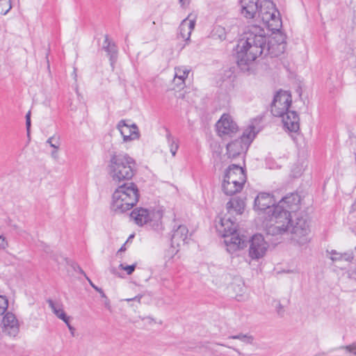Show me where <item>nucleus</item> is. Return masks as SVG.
Segmentation results:
<instances>
[{
  "label": "nucleus",
  "instance_id": "nucleus-6",
  "mask_svg": "<svg viewBox=\"0 0 356 356\" xmlns=\"http://www.w3.org/2000/svg\"><path fill=\"white\" fill-rule=\"evenodd\" d=\"M164 210L161 207H136L130 214L131 219L138 226L158 228L162 224Z\"/></svg>",
  "mask_w": 356,
  "mask_h": 356
},
{
  "label": "nucleus",
  "instance_id": "nucleus-5",
  "mask_svg": "<svg viewBox=\"0 0 356 356\" xmlns=\"http://www.w3.org/2000/svg\"><path fill=\"white\" fill-rule=\"evenodd\" d=\"M247 180L245 170L237 165L232 164L224 171L221 189L227 195H234L240 193L244 188Z\"/></svg>",
  "mask_w": 356,
  "mask_h": 356
},
{
  "label": "nucleus",
  "instance_id": "nucleus-24",
  "mask_svg": "<svg viewBox=\"0 0 356 356\" xmlns=\"http://www.w3.org/2000/svg\"><path fill=\"white\" fill-rule=\"evenodd\" d=\"M168 151L170 153L171 156L175 157L176 156L177 152L179 148L178 142L172 138H168Z\"/></svg>",
  "mask_w": 356,
  "mask_h": 356
},
{
  "label": "nucleus",
  "instance_id": "nucleus-10",
  "mask_svg": "<svg viewBox=\"0 0 356 356\" xmlns=\"http://www.w3.org/2000/svg\"><path fill=\"white\" fill-rule=\"evenodd\" d=\"M124 143L138 140L140 136L138 127L129 120H121L116 127Z\"/></svg>",
  "mask_w": 356,
  "mask_h": 356
},
{
  "label": "nucleus",
  "instance_id": "nucleus-3",
  "mask_svg": "<svg viewBox=\"0 0 356 356\" xmlns=\"http://www.w3.org/2000/svg\"><path fill=\"white\" fill-rule=\"evenodd\" d=\"M106 170L114 183L129 182L137 173V162L127 153H114L110 157Z\"/></svg>",
  "mask_w": 356,
  "mask_h": 356
},
{
  "label": "nucleus",
  "instance_id": "nucleus-18",
  "mask_svg": "<svg viewBox=\"0 0 356 356\" xmlns=\"http://www.w3.org/2000/svg\"><path fill=\"white\" fill-rule=\"evenodd\" d=\"M258 130L256 125L254 124V122H251L250 124L247 125L243 129L242 135L238 138L243 143H247L250 147V144L254 139Z\"/></svg>",
  "mask_w": 356,
  "mask_h": 356
},
{
  "label": "nucleus",
  "instance_id": "nucleus-15",
  "mask_svg": "<svg viewBox=\"0 0 356 356\" xmlns=\"http://www.w3.org/2000/svg\"><path fill=\"white\" fill-rule=\"evenodd\" d=\"M1 327L3 332L10 335L15 336L19 329V322L15 316L11 312H7L3 317Z\"/></svg>",
  "mask_w": 356,
  "mask_h": 356
},
{
  "label": "nucleus",
  "instance_id": "nucleus-29",
  "mask_svg": "<svg viewBox=\"0 0 356 356\" xmlns=\"http://www.w3.org/2000/svg\"><path fill=\"white\" fill-rule=\"evenodd\" d=\"M9 247L7 238L3 234H0V251H4Z\"/></svg>",
  "mask_w": 356,
  "mask_h": 356
},
{
  "label": "nucleus",
  "instance_id": "nucleus-26",
  "mask_svg": "<svg viewBox=\"0 0 356 356\" xmlns=\"http://www.w3.org/2000/svg\"><path fill=\"white\" fill-rule=\"evenodd\" d=\"M8 308V300L6 296L0 295V317L5 315Z\"/></svg>",
  "mask_w": 356,
  "mask_h": 356
},
{
  "label": "nucleus",
  "instance_id": "nucleus-7",
  "mask_svg": "<svg viewBox=\"0 0 356 356\" xmlns=\"http://www.w3.org/2000/svg\"><path fill=\"white\" fill-rule=\"evenodd\" d=\"M292 95L289 91L279 90L273 99L270 111L274 116L282 115L286 111L291 110L292 106Z\"/></svg>",
  "mask_w": 356,
  "mask_h": 356
},
{
  "label": "nucleus",
  "instance_id": "nucleus-14",
  "mask_svg": "<svg viewBox=\"0 0 356 356\" xmlns=\"http://www.w3.org/2000/svg\"><path fill=\"white\" fill-rule=\"evenodd\" d=\"M196 20V15L194 13H190L180 24L179 37L186 42L185 44H188L190 41L191 35L194 29Z\"/></svg>",
  "mask_w": 356,
  "mask_h": 356
},
{
  "label": "nucleus",
  "instance_id": "nucleus-27",
  "mask_svg": "<svg viewBox=\"0 0 356 356\" xmlns=\"http://www.w3.org/2000/svg\"><path fill=\"white\" fill-rule=\"evenodd\" d=\"M342 356H356V345H350L341 350Z\"/></svg>",
  "mask_w": 356,
  "mask_h": 356
},
{
  "label": "nucleus",
  "instance_id": "nucleus-36",
  "mask_svg": "<svg viewBox=\"0 0 356 356\" xmlns=\"http://www.w3.org/2000/svg\"><path fill=\"white\" fill-rule=\"evenodd\" d=\"M92 288H95V290H97V288L95 287V286H92Z\"/></svg>",
  "mask_w": 356,
  "mask_h": 356
},
{
  "label": "nucleus",
  "instance_id": "nucleus-35",
  "mask_svg": "<svg viewBox=\"0 0 356 356\" xmlns=\"http://www.w3.org/2000/svg\"><path fill=\"white\" fill-rule=\"evenodd\" d=\"M30 125V120L29 119L27 120V126L29 127Z\"/></svg>",
  "mask_w": 356,
  "mask_h": 356
},
{
  "label": "nucleus",
  "instance_id": "nucleus-28",
  "mask_svg": "<svg viewBox=\"0 0 356 356\" xmlns=\"http://www.w3.org/2000/svg\"><path fill=\"white\" fill-rule=\"evenodd\" d=\"M11 8L10 0H0V13L5 15Z\"/></svg>",
  "mask_w": 356,
  "mask_h": 356
},
{
  "label": "nucleus",
  "instance_id": "nucleus-20",
  "mask_svg": "<svg viewBox=\"0 0 356 356\" xmlns=\"http://www.w3.org/2000/svg\"><path fill=\"white\" fill-rule=\"evenodd\" d=\"M47 143L52 148V150L51 151V157L54 159H57L58 157V152L61 145L60 136L58 134H54L48 138Z\"/></svg>",
  "mask_w": 356,
  "mask_h": 356
},
{
  "label": "nucleus",
  "instance_id": "nucleus-17",
  "mask_svg": "<svg viewBox=\"0 0 356 356\" xmlns=\"http://www.w3.org/2000/svg\"><path fill=\"white\" fill-rule=\"evenodd\" d=\"M246 207V202L243 199L235 198L227 203L226 209L227 212L226 213L230 215L233 214L241 215L242 214Z\"/></svg>",
  "mask_w": 356,
  "mask_h": 356
},
{
  "label": "nucleus",
  "instance_id": "nucleus-34",
  "mask_svg": "<svg viewBox=\"0 0 356 356\" xmlns=\"http://www.w3.org/2000/svg\"><path fill=\"white\" fill-rule=\"evenodd\" d=\"M353 12H354V15H356V3L353 6Z\"/></svg>",
  "mask_w": 356,
  "mask_h": 356
},
{
  "label": "nucleus",
  "instance_id": "nucleus-22",
  "mask_svg": "<svg viewBox=\"0 0 356 356\" xmlns=\"http://www.w3.org/2000/svg\"><path fill=\"white\" fill-rule=\"evenodd\" d=\"M191 73V69L186 65H178L174 69V76L186 81Z\"/></svg>",
  "mask_w": 356,
  "mask_h": 356
},
{
  "label": "nucleus",
  "instance_id": "nucleus-1",
  "mask_svg": "<svg viewBox=\"0 0 356 356\" xmlns=\"http://www.w3.org/2000/svg\"><path fill=\"white\" fill-rule=\"evenodd\" d=\"M240 14L252 20V30L238 44L237 63L243 71L252 69L262 56H277L285 49L286 36L280 13L271 0H240Z\"/></svg>",
  "mask_w": 356,
  "mask_h": 356
},
{
  "label": "nucleus",
  "instance_id": "nucleus-37",
  "mask_svg": "<svg viewBox=\"0 0 356 356\" xmlns=\"http://www.w3.org/2000/svg\"><path fill=\"white\" fill-rule=\"evenodd\" d=\"M92 288H95V290H97V288L95 287V286H92Z\"/></svg>",
  "mask_w": 356,
  "mask_h": 356
},
{
  "label": "nucleus",
  "instance_id": "nucleus-8",
  "mask_svg": "<svg viewBox=\"0 0 356 356\" xmlns=\"http://www.w3.org/2000/svg\"><path fill=\"white\" fill-rule=\"evenodd\" d=\"M240 128L234 118L229 113L222 114L216 124V131L220 138H229L236 135Z\"/></svg>",
  "mask_w": 356,
  "mask_h": 356
},
{
  "label": "nucleus",
  "instance_id": "nucleus-33",
  "mask_svg": "<svg viewBox=\"0 0 356 356\" xmlns=\"http://www.w3.org/2000/svg\"><path fill=\"white\" fill-rule=\"evenodd\" d=\"M239 286V292L243 293L244 290V286L243 284H241Z\"/></svg>",
  "mask_w": 356,
  "mask_h": 356
},
{
  "label": "nucleus",
  "instance_id": "nucleus-13",
  "mask_svg": "<svg viewBox=\"0 0 356 356\" xmlns=\"http://www.w3.org/2000/svg\"><path fill=\"white\" fill-rule=\"evenodd\" d=\"M282 123L284 128L290 132H297L300 129V117L298 113L293 110H289L282 115Z\"/></svg>",
  "mask_w": 356,
  "mask_h": 356
},
{
  "label": "nucleus",
  "instance_id": "nucleus-19",
  "mask_svg": "<svg viewBox=\"0 0 356 356\" xmlns=\"http://www.w3.org/2000/svg\"><path fill=\"white\" fill-rule=\"evenodd\" d=\"M188 231L185 226H179L174 232L172 238V244L180 246L184 244L188 238Z\"/></svg>",
  "mask_w": 356,
  "mask_h": 356
},
{
  "label": "nucleus",
  "instance_id": "nucleus-23",
  "mask_svg": "<svg viewBox=\"0 0 356 356\" xmlns=\"http://www.w3.org/2000/svg\"><path fill=\"white\" fill-rule=\"evenodd\" d=\"M136 267V264L125 265L124 264H121L116 268L115 273L120 277H123V275L120 272L123 270L127 275H130L134 272Z\"/></svg>",
  "mask_w": 356,
  "mask_h": 356
},
{
  "label": "nucleus",
  "instance_id": "nucleus-9",
  "mask_svg": "<svg viewBox=\"0 0 356 356\" xmlns=\"http://www.w3.org/2000/svg\"><path fill=\"white\" fill-rule=\"evenodd\" d=\"M218 232L224 238V241L232 243L231 236L238 232V225L236 220L229 214L225 213L220 218L219 222L216 225Z\"/></svg>",
  "mask_w": 356,
  "mask_h": 356
},
{
  "label": "nucleus",
  "instance_id": "nucleus-2",
  "mask_svg": "<svg viewBox=\"0 0 356 356\" xmlns=\"http://www.w3.org/2000/svg\"><path fill=\"white\" fill-rule=\"evenodd\" d=\"M300 197L296 193L286 195L275 203L273 195L260 193L254 198L252 209L260 225L271 235H288L293 243L304 246L311 241V222L300 216Z\"/></svg>",
  "mask_w": 356,
  "mask_h": 356
},
{
  "label": "nucleus",
  "instance_id": "nucleus-11",
  "mask_svg": "<svg viewBox=\"0 0 356 356\" xmlns=\"http://www.w3.org/2000/svg\"><path fill=\"white\" fill-rule=\"evenodd\" d=\"M248 149L247 143L237 138L227 144L225 156L231 160L244 159Z\"/></svg>",
  "mask_w": 356,
  "mask_h": 356
},
{
  "label": "nucleus",
  "instance_id": "nucleus-16",
  "mask_svg": "<svg viewBox=\"0 0 356 356\" xmlns=\"http://www.w3.org/2000/svg\"><path fill=\"white\" fill-rule=\"evenodd\" d=\"M232 243L225 240V243L229 252H235L242 250L247 246L248 239L247 237L240 231L231 236Z\"/></svg>",
  "mask_w": 356,
  "mask_h": 356
},
{
  "label": "nucleus",
  "instance_id": "nucleus-25",
  "mask_svg": "<svg viewBox=\"0 0 356 356\" xmlns=\"http://www.w3.org/2000/svg\"><path fill=\"white\" fill-rule=\"evenodd\" d=\"M186 86V81L182 79H178L177 77L174 76V79L172 82L171 89L175 91H181Z\"/></svg>",
  "mask_w": 356,
  "mask_h": 356
},
{
  "label": "nucleus",
  "instance_id": "nucleus-4",
  "mask_svg": "<svg viewBox=\"0 0 356 356\" xmlns=\"http://www.w3.org/2000/svg\"><path fill=\"white\" fill-rule=\"evenodd\" d=\"M140 191L134 182H125L119 185L113 192L111 209L115 213H123L131 209L138 202Z\"/></svg>",
  "mask_w": 356,
  "mask_h": 356
},
{
  "label": "nucleus",
  "instance_id": "nucleus-31",
  "mask_svg": "<svg viewBox=\"0 0 356 356\" xmlns=\"http://www.w3.org/2000/svg\"><path fill=\"white\" fill-rule=\"evenodd\" d=\"M219 31H220V35H219V36H220V39H224V38H225V33L224 29H223L220 28V29H219Z\"/></svg>",
  "mask_w": 356,
  "mask_h": 356
},
{
  "label": "nucleus",
  "instance_id": "nucleus-38",
  "mask_svg": "<svg viewBox=\"0 0 356 356\" xmlns=\"http://www.w3.org/2000/svg\"><path fill=\"white\" fill-rule=\"evenodd\" d=\"M92 288H95V290H97V288L95 287V286H92Z\"/></svg>",
  "mask_w": 356,
  "mask_h": 356
},
{
  "label": "nucleus",
  "instance_id": "nucleus-30",
  "mask_svg": "<svg viewBox=\"0 0 356 356\" xmlns=\"http://www.w3.org/2000/svg\"><path fill=\"white\" fill-rule=\"evenodd\" d=\"M191 0H179V3L181 7L186 8L189 3Z\"/></svg>",
  "mask_w": 356,
  "mask_h": 356
},
{
  "label": "nucleus",
  "instance_id": "nucleus-21",
  "mask_svg": "<svg viewBox=\"0 0 356 356\" xmlns=\"http://www.w3.org/2000/svg\"><path fill=\"white\" fill-rule=\"evenodd\" d=\"M51 308L54 314L60 320H62L65 324L70 326L71 318L67 316L63 306L58 304H51Z\"/></svg>",
  "mask_w": 356,
  "mask_h": 356
},
{
  "label": "nucleus",
  "instance_id": "nucleus-32",
  "mask_svg": "<svg viewBox=\"0 0 356 356\" xmlns=\"http://www.w3.org/2000/svg\"><path fill=\"white\" fill-rule=\"evenodd\" d=\"M245 337L243 335H238L233 337L234 339H243Z\"/></svg>",
  "mask_w": 356,
  "mask_h": 356
},
{
  "label": "nucleus",
  "instance_id": "nucleus-12",
  "mask_svg": "<svg viewBox=\"0 0 356 356\" xmlns=\"http://www.w3.org/2000/svg\"><path fill=\"white\" fill-rule=\"evenodd\" d=\"M268 249V243L261 234L252 237L249 248L250 257L252 259H259L264 256Z\"/></svg>",
  "mask_w": 356,
  "mask_h": 356
}]
</instances>
